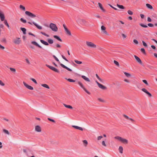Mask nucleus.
<instances>
[{"mask_svg": "<svg viewBox=\"0 0 157 157\" xmlns=\"http://www.w3.org/2000/svg\"><path fill=\"white\" fill-rule=\"evenodd\" d=\"M77 22L83 26H87L88 25V22L83 19H78Z\"/></svg>", "mask_w": 157, "mask_h": 157, "instance_id": "1", "label": "nucleus"}, {"mask_svg": "<svg viewBox=\"0 0 157 157\" xmlns=\"http://www.w3.org/2000/svg\"><path fill=\"white\" fill-rule=\"evenodd\" d=\"M49 27L53 31L55 32H57L58 30V28L56 25L53 23L50 24Z\"/></svg>", "mask_w": 157, "mask_h": 157, "instance_id": "2", "label": "nucleus"}, {"mask_svg": "<svg viewBox=\"0 0 157 157\" xmlns=\"http://www.w3.org/2000/svg\"><path fill=\"white\" fill-rule=\"evenodd\" d=\"M78 83L79 85V86L82 88L87 94H90V93L85 88L84 86L81 82L78 81Z\"/></svg>", "mask_w": 157, "mask_h": 157, "instance_id": "3", "label": "nucleus"}, {"mask_svg": "<svg viewBox=\"0 0 157 157\" xmlns=\"http://www.w3.org/2000/svg\"><path fill=\"white\" fill-rule=\"evenodd\" d=\"M86 43L87 45L89 47L94 48L96 47V45L91 42L86 41Z\"/></svg>", "mask_w": 157, "mask_h": 157, "instance_id": "4", "label": "nucleus"}, {"mask_svg": "<svg viewBox=\"0 0 157 157\" xmlns=\"http://www.w3.org/2000/svg\"><path fill=\"white\" fill-rule=\"evenodd\" d=\"M46 66H47V67H48L49 69H51L53 71L56 72H57L58 73H60V71H59V70H58L57 68L53 67L51 66L48 64H46Z\"/></svg>", "mask_w": 157, "mask_h": 157, "instance_id": "5", "label": "nucleus"}, {"mask_svg": "<svg viewBox=\"0 0 157 157\" xmlns=\"http://www.w3.org/2000/svg\"><path fill=\"white\" fill-rule=\"evenodd\" d=\"M96 83L98 85V87L101 89L103 90H106L107 89V88L106 86L100 83L97 81H96Z\"/></svg>", "mask_w": 157, "mask_h": 157, "instance_id": "6", "label": "nucleus"}, {"mask_svg": "<svg viewBox=\"0 0 157 157\" xmlns=\"http://www.w3.org/2000/svg\"><path fill=\"white\" fill-rule=\"evenodd\" d=\"M28 23L31 25H32L33 24H34L38 29H42V26L39 25L34 22L33 21L32 22H31L30 21H28Z\"/></svg>", "mask_w": 157, "mask_h": 157, "instance_id": "7", "label": "nucleus"}, {"mask_svg": "<svg viewBox=\"0 0 157 157\" xmlns=\"http://www.w3.org/2000/svg\"><path fill=\"white\" fill-rule=\"evenodd\" d=\"M25 14L31 18H34L36 17L35 15L28 11H26L25 12Z\"/></svg>", "mask_w": 157, "mask_h": 157, "instance_id": "8", "label": "nucleus"}, {"mask_svg": "<svg viewBox=\"0 0 157 157\" xmlns=\"http://www.w3.org/2000/svg\"><path fill=\"white\" fill-rule=\"evenodd\" d=\"M13 43L16 44H19L21 43V40L20 38H17L13 41Z\"/></svg>", "mask_w": 157, "mask_h": 157, "instance_id": "9", "label": "nucleus"}, {"mask_svg": "<svg viewBox=\"0 0 157 157\" xmlns=\"http://www.w3.org/2000/svg\"><path fill=\"white\" fill-rule=\"evenodd\" d=\"M141 90L146 93L147 94L149 97H151L152 96L151 94L150 93H149L146 89L142 88L141 89Z\"/></svg>", "mask_w": 157, "mask_h": 157, "instance_id": "10", "label": "nucleus"}, {"mask_svg": "<svg viewBox=\"0 0 157 157\" xmlns=\"http://www.w3.org/2000/svg\"><path fill=\"white\" fill-rule=\"evenodd\" d=\"M23 83L24 86L28 89L30 90H33V88L32 86L28 85L25 82H23Z\"/></svg>", "mask_w": 157, "mask_h": 157, "instance_id": "11", "label": "nucleus"}, {"mask_svg": "<svg viewBox=\"0 0 157 157\" xmlns=\"http://www.w3.org/2000/svg\"><path fill=\"white\" fill-rule=\"evenodd\" d=\"M134 56L135 58L136 59V60L137 61L139 64L142 65V63L139 57H138V56L136 55H134Z\"/></svg>", "mask_w": 157, "mask_h": 157, "instance_id": "12", "label": "nucleus"}, {"mask_svg": "<svg viewBox=\"0 0 157 157\" xmlns=\"http://www.w3.org/2000/svg\"><path fill=\"white\" fill-rule=\"evenodd\" d=\"M0 17L1 20L2 21H4V20H5L4 15L1 11H0Z\"/></svg>", "mask_w": 157, "mask_h": 157, "instance_id": "13", "label": "nucleus"}, {"mask_svg": "<svg viewBox=\"0 0 157 157\" xmlns=\"http://www.w3.org/2000/svg\"><path fill=\"white\" fill-rule=\"evenodd\" d=\"M60 65L61 67H63V68H65L67 70H68L69 71H71L72 70L71 69L69 68L68 67H66L62 63H60Z\"/></svg>", "mask_w": 157, "mask_h": 157, "instance_id": "14", "label": "nucleus"}, {"mask_svg": "<svg viewBox=\"0 0 157 157\" xmlns=\"http://www.w3.org/2000/svg\"><path fill=\"white\" fill-rule=\"evenodd\" d=\"M35 130L37 132H40L41 131L40 127L39 125H37L35 127Z\"/></svg>", "mask_w": 157, "mask_h": 157, "instance_id": "15", "label": "nucleus"}, {"mask_svg": "<svg viewBox=\"0 0 157 157\" xmlns=\"http://www.w3.org/2000/svg\"><path fill=\"white\" fill-rule=\"evenodd\" d=\"M123 116L126 119L132 121H135L133 119L129 118L128 116L124 114L123 115Z\"/></svg>", "mask_w": 157, "mask_h": 157, "instance_id": "16", "label": "nucleus"}, {"mask_svg": "<svg viewBox=\"0 0 157 157\" xmlns=\"http://www.w3.org/2000/svg\"><path fill=\"white\" fill-rule=\"evenodd\" d=\"M31 43L34 45H36V46H37L38 47L40 48H42V47L40 46L38 43L35 41H33L31 42Z\"/></svg>", "mask_w": 157, "mask_h": 157, "instance_id": "17", "label": "nucleus"}, {"mask_svg": "<svg viewBox=\"0 0 157 157\" xmlns=\"http://www.w3.org/2000/svg\"><path fill=\"white\" fill-rule=\"evenodd\" d=\"M72 127L74 128L75 129H78L81 131H82L83 130V129L82 127H79V126H77L73 125Z\"/></svg>", "mask_w": 157, "mask_h": 157, "instance_id": "18", "label": "nucleus"}, {"mask_svg": "<svg viewBox=\"0 0 157 157\" xmlns=\"http://www.w3.org/2000/svg\"><path fill=\"white\" fill-rule=\"evenodd\" d=\"M81 77L82 78H83L86 81L88 82H90V80L87 77H86L85 76L82 75L81 76Z\"/></svg>", "mask_w": 157, "mask_h": 157, "instance_id": "19", "label": "nucleus"}, {"mask_svg": "<svg viewBox=\"0 0 157 157\" xmlns=\"http://www.w3.org/2000/svg\"><path fill=\"white\" fill-rule=\"evenodd\" d=\"M98 6L100 8V9L103 12H105V10L103 8V7H102V5H101V4L100 3H99V2L98 3Z\"/></svg>", "mask_w": 157, "mask_h": 157, "instance_id": "20", "label": "nucleus"}, {"mask_svg": "<svg viewBox=\"0 0 157 157\" xmlns=\"http://www.w3.org/2000/svg\"><path fill=\"white\" fill-rule=\"evenodd\" d=\"M121 142L124 144H127L128 143V141L127 140L122 138Z\"/></svg>", "mask_w": 157, "mask_h": 157, "instance_id": "21", "label": "nucleus"}, {"mask_svg": "<svg viewBox=\"0 0 157 157\" xmlns=\"http://www.w3.org/2000/svg\"><path fill=\"white\" fill-rule=\"evenodd\" d=\"M40 42L42 43L43 44H44L45 45H49V44L47 42L44 41V40H40Z\"/></svg>", "mask_w": 157, "mask_h": 157, "instance_id": "22", "label": "nucleus"}, {"mask_svg": "<svg viewBox=\"0 0 157 157\" xmlns=\"http://www.w3.org/2000/svg\"><path fill=\"white\" fill-rule=\"evenodd\" d=\"M53 37L57 39L58 40L60 41V42H62V40L60 38V37L56 35H54L53 36Z\"/></svg>", "mask_w": 157, "mask_h": 157, "instance_id": "23", "label": "nucleus"}, {"mask_svg": "<svg viewBox=\"0 0 157 157\" xmlns=\"http://www.w3.org/2000/svg\"><path fill=\"white\" fill-rule=\"evenodd\" d=\"M65 30L66 32V33L69 36H71V33L70 31L68 30V29H65Z\"/></svg>", "mask_w": 157, "mask_h": 157, "instance_id": "24", "label": "nucleus"}, {"mask_svg": "<svg viewBox=\"0 0 157 157\" xmlns=\"http://www.w3.org/2000/svg\"><path fill=\"white\" fill-rule=\"evenodd\" d=\"M146 6L148 9H149L151 10L153 9V7H152V6L149 4H148V3L146 4Z\"/></svg>", "mask_w": 157, "mask_h": 157, "instance_id": "25", "label": "nucleus"}, {"mask_svg": "<svg viewBox=\"0 0 157 157\" xmlns=\"http://www.w3.org/2000/svg\"><path fill=\"white\" fill-rule=\"evenodd\" d=\"M21 30L22 31L23 33L24 34H26V29L24 28H21Z\"/></svg>", "mask_w": 157, "mask_h": 157, "instance_id": "26", "label": "nucleus"}, {"mask_svg": "<svg viewBox=\"0 0 157 157\" xmlns=\"http://www.w3.org/2000/svg\"><path fill=\"white\" fill-rule=\"evenodd\" d=\"M123 148L122 146H120L119 147V152L121 153L122 154L123 153Z\"/></svg>", "mask_w": 157, "mask_h": 157, "instance_id": "27", "label": "nucleus"}, {"mask_svg": "<svg viewBox=\"0 0 157 157\" xmlns=\"http://www.w3.org/2000/svg\"><path fill=\"white\" fill-rule=\"evenodd\" d=\"M114 138L117 140H118L121 142L122 139V137L119 136H116L114 137Z\"/></svg>", "mask_w": 157, "mask_h": 157, "instance_id": "28", "label": "nucleus"}, {"mask_svg": "<svg viewBox=\"0 0 157 157\" xmlns=\"http://www.w3.org/2000/svg\"><path fill=\"white\" fill-rule=\"evenodd\" d=\"M63 105L66 108H68L69 109H72L73 108L72 106L71 105H67L65 104H63Z\"/></svg>", "mask_w": 157, "mask_h": 157, "instance_id": "29", "label": "nucleus"}, {"mask_svg": "<svg viewBox=\"0 0 157 157\" xmlns=\"http://www.w3.org/2000/svg\"><path fill=\"white\" fill-rule=\"evenodd\" d=\"M41 86H43L44 87L47 88L48 89H49L50 88V87L48 85H47V84H41Z\"/></svg>", "mask_w": 157, "mask_h": 157, "instance_id": "30", "label": "nucleus"}, {"mask_svg": "<svg viewBox=\"0 0 157 157\" xmlns=\"http://www.w3.org/2000/svg\"><path fill=\"white\" fill-rule=\"evenodd\" d=\"M4 23L5 24V25L9 29L10 28V26L9 25L7 22V21L6 20H5L4 21Z\"/></svg>", "mask_w": 157, "mask_h": 157, "instance_id": "31", "label": "nucleus"}, {"mask_svg": "<svg viewBox=\"0 0 157 157\" xmlns=\"http://www.w3.org/2000/svg\"><path fill=\"white\" fill-rule=\"evenodd\" d=\"M117 6L120 9H124V7L123 6L121 5H120L119 4H117Z\"/></svg>", "mask_w": 157, "mask_h": 157, "instance_id": "32", "label": "nucleus"}, {"mask_svg": "<svg viewBox=\"0 0 157 157\" xmlns=\"http://www.w3.org/2000/svg\"><path fill=\"white\" fill-rule=\"evenodd\" d=\"M124 73L125 75V76L127 77H130L131 76V74H130L129 73H128L126 72H124Z\"/></svg>", "mask_w": 157, "mask_h": 157, "instance_id": "33", "label": "nucleus"}, {"mask_svg": "<svg viewBox=\"0 0 157 157\" xmlns=\"http://www.w3.org/2000/svg\"><path fill=\"white\" fill-rule=\"evenodd\" d=\"M75 62L77 64H80L82 63V62L80 61H79L77 60H74Z\"/></svg>", "mask_w": 157, "mask_h": 157, "instance_id": "34", "label": "nucleus"}, {"mask_svg": "<svg viewBox=\"0 0 157 157\" xmlns=\"http://www.w3.org/2000/svg\"><path fill=\"white\" fill-rule=\"evenodd\" d=\"M53 57H54V58L57 61L58 63L60 64V63H61L59 61V59L56 57V56L55 55H53Z\"/></svg>", "mask_w": 157, "mask_h": 157, "instance_id": "35", "label": "nucleus"}, {"mask_svg": "<svg viewBox=\"0 0 157 157\" xmlns=\"http://www.w3.org/2000/svg\"><path fill=\"white\" fill-rule=\"evenodd\" d=\"M19 8L20 9L24 11L25 10V7L22 5H20Z\"/></svg>", "mask_w": 157, "mask_h": 157, "instance_id": "36", "label": "nucleus"}, {"mask_svg": "<svg viewBox=\"0 0 157 157\" xmlns=\"http://www.w3.org/2000/svg\"><path fill=\"white\" fill-rule=\"evenodd\" d=\"M3 132L4 133H5L6 134L8 135H9L10 134V133L9 132V131L7 130L3 129Z\"/></svg>", "mask_w": 157, "mask_h": 157, "instance_id": "37", "label": "nucleus"}, {"mask_svg": "<svg viewBox=\"0 0 157 157\" xmlns=\"http://www.w3.org/2000/svg\"><path fill=\"white\" fill-rule=\"evenodd\" d=\"M68 81L70 82H75V80L71 78H66Z\"/></svg>", "mask_w": 157, "mask_h": 157, "instance_id": "38", "label": "nucleus"}, {"mask_svg": "<svg viewBox=\"0 0 157 157\" xmlns=\"http://www.w3.org/2000/svg\"><path fill=\"white\" fill-rule=\"evenodd\" d=\"M48 42L50 44H52L53 43V40L51 39H48Z\"/></svg>", "mask_w": 157, "mask_h": 157, "instance_id": "39", "label": "nucleus"}, {"mask_svg": "<svg viewBox=\"0 0 157 157\" xmlns=\"http://www.w3.org/2000/svg\"><path fill=\"white\" fill-rule=\"evenodd\" d=\"M20 21L23 23H25L26 22V21L25 19H24L23 18H21L20 19Z\"/></svg>", "mask_w": 157, "mask_h": 157, "instance_id": "40", "label": "nucleus"}, {"mask_svg": "<svg viewBox=\"0 0 157 157\" xmlns=\"http://www.w3.org/2000/svg\"><path fill=\"white\" fill-rule=\"evenodd\" d=\"M141 51L144 54L146 55V53L145 50V49L144 48H141Z\"/></svg>", "mask_w": 157, "mask_h": 157, "instance_id": "41", "label": "nucleus"}, {"mask_svg": "<svg viewBox=\"0 0 157 157\" xmlns=\"http://www.w3.org/2000/svg\"><path fill=\"white\" fill-rule=\"evenodd\" d=\"M102 33L106 35H109L108 33L105 30L102 31Z\"/></svg>", "mask_w": 157, "mask_h": 157, "instance_id": "42", "label": "nucleus"}, {"mask_svg": "<svg viewBox=\"0 0 157 157\" xmlns=\"http://www.w3.org/2000/svg\"><path fill=\"white\" fill-rule=\"evenodd\" d=\"M40 33H41V34H42V35H44V36H47V37H49V35H48L47 34H46V33H44V32H40Z\"/></svg>", "mask_w": 157, "mask_h": 157, "instance_id": "43", "label": "nucleus"}, {"mask_svg": "<svg viewBox=\"0 0 157 157\" xmlns=\"http://www.w3.org/2000/svg\"><path fill=\"white\" fill-rule=\"evenodd\" d=\"M140 25L141 26H142L143 27H144V28H147V25H145L143 24L142 23L140 24Z\"/></svg>", "mask_w": 157, "mask_h": 157, "instance_id": "44", "label": "nucleus"}, {"mask_svg": "<svg viewBox=\"0 0 157 157\" xmlns=\"http://www.w3.org/2000/svg\"><path fill=\"white\" fill-rule=\"evenodd\" d=\"M30 80H31L35 84H37V82L36 81V80L35 79L32 78H30Z\"/></svg>", "mask_w": 157, "mask_h": 157, "instance_id": "45", "label": "nucleus"}, {"mask_svg": "<svg viewBox=\"0 0 157 157\" xmlns=\"http://www.w3.org/2000/svg\"><path fill=\"white\" fill-rule=\"evenodd\" d=\"M142 43H143V45L144 47H147V44L144 41H143Z\"/></svg>", "mask_w": 157, "mask_h": 157, "instance_id": "46", "label": "nucleus"}, {"mask_svg": "<svg viewBox=\"0 0 157 157\" xmlns=\"http://www.w3.org/2000/svg\"><path fill=\"white\" fill-rule=\"evenodd\" d=\"M48 119L49 121H52V122H53V123H55V121L53 119H51V118H48Z\"/></svg>", "mask_w": 157, "mask_h": 157, "instance_id": "47", "label": "nucleus"}, {"mask_svg": "<svg viewBox=\"0 0 157 157\" xmlns=\"http://www.w3.org/2000/svg\"><path fill=\"white\" fill-rule=\"evenodd\" d=\"M128 13L130 15H132L133 14V12L130 10H128Z\"/></svg>", "mask_w": 157, "mask_h": 157, "instance_id": "48", "label": "nucleus"}, {"mask_svg": "<svg viewBox=\"0 0 157 157\" xmlns=\"http://www.w3.org/2000/svg\"><path fill=\"white\" fill-rule=\"evenodd\" d=\"M114 63L117 66H119V63L118 62L114 60Z\"/></svg>", "mask_w": 157, "mask_h": 157, "instance_id": "49", "label": "nucleus"}, {"mask_svg": "<svg viewBox=\"0 0 157 157\" xmlns=\"http://www.w3.org/2000/svg\"><path fill=\"white\" fill-rule=\"evenodd\" d=\"M143 82L145 84H146L148 86V84L147 82V81L146 80H143Z\"/></svg>", "mask_w": 157, "mask_h": 157, "instance_id": "50", "label": "nucleus"}, {"mask_svg": "<svg viewBox=\"0 0 157 157\" xmlns=\"http://www.w3.org/2000/svg\"><path fill=\"white\" fill-rule=\"evenodd\" d=\"M101 29L102 31L105 30L106 29V28L103 25H102L101 27Z\"/></svg>", "mask_w": 157, "mask_h": 157, "instance_id": "51", "label": "nucleus"}, {"mask_svg": "<svg viewBox=\"0 0 157 157\" xmlns=\"http://www.w3.org/2000/svg\"><path fill=\"white\" fill-rule=\"evenodd\" d=\"M83 144H86V145L87 144H88V142H87V141L86 140H84L83 141Z\"/></svg>", "mask_w": 157, "mask_h": 157, "instance_id": "52", "label": "nucleus"}, {"mask_svg": "<svg viewBox=\"0 0 157 157\" xmlns=\"http://www.w3.org/2000/svg\"><path fill=\"white\" fill-rule=\"evenodd\" d=\"M10 69L11 71L13 72H15L16 71V70L14 68L10 67Z\"/></svg>", "mask_w": 157, "mask_h": 157, "instance_id": "53", "label": "nucleus"}, {"mask_svg": "<svg viewBox=\"0 0 157 157\" xmlns=\"http://www.w3.org/2000/svg\"><path fill=\"white\" fill-rule=\"evenodd\" d=\"M61 56H62V58L64 59L65 60H66V61H67V62H68V60L63 55H61Z\"/></svg>", "mask_w": 157, "mask_h": 157, "instance_id": "54", "label": "nucleus"}, {"mask_svg": "<svg viewBox=\"0 0 157 157\" xmlns=\"http://www.w3.org/2000/svg\"><path fill=\"white\" fill-rule=\"evenodd\" d=\"M0 85H1V86H4L5 85V84L4 83H3L2 81L0 80Z\"/></svg>", "mask_w": 157, "mask_h": 157, "instance_id": "55", "label": "nucleus"}, {"mask_svg": "<svg viewBox=\"0 0 157 157\" xmlns=\"http://www.w3.org/2000/svg\"><path fill=\"white\" fill-rule=\"evenodd\" d=\"M133 42L136 44H138V41L136 40V39H134L133 40Z\"/></svg>", "mask_w": 157, "mask_h": 157, "instance_id": "56", "label": "nucleus"}, {"mask_svg": "<svg viewBox=\"0 0 157 157\" xmlns=\"http://www.w3.org/2000/svg\"><path fill=\"white\" fill-rule=\"evenodd\" d=\"M147 25L150 27H153L154 26L151 23H148Z\"/></svg>", "mask_w": 157, "mask_h": 157, "instance_id": "57", "label": "nucleus"}, {"mask_svg": "<svg viewBox=\"0 0 157 157\" xmlns=\"http://www.w3.org/2000/svg\"><path fill=\"white\" fill-rule=\"evenodd\" d=\"M102 144L104 146H105V147H106V144H105V141H102Z\"/></svg>", "mask_w": 157, "mask_h": 157, "instance_id": "58", "label": "nucleus"}, {"mask_svg": "<svg viewBox=\"0 0 157 157\" xmlns=\"http://www.w3.org/2000/svg\"><path fill=\"white\" fill-rule=\"evenodd\" d=\"M0 49L2 50H4L5 49V47L3 46L2 45L0 44Z\"/></svg>", "mask_w": 157, "mask_h": 157, "instance_id": "59", "label": "nucleus"}, {"mask_svg": "<svg viewBox=\"0 0 157 157\" xmlns=\"http://www.w3.org/2000/svg\"><path fill=\"white\" fill-rule=\"evenodd\" d=\"M103 138L102 136H98V140H100L101 139Z\"/></svg>", "mask_w": 157, "mask_h": 157, "instance_id": "60", "label": "nucleus"}, {"mask_svg": "<svg viewBox=\"0 0 157 157\" xmlns=\"http://www.w3.org/2000/svg\"><path fill=\"white\" fill-rule=\"evenodd\" d=\"M23 152L25 153L26 154H27V151L26 149H24L23 150Z\"/></svg>", "mask_w": 157, "mask_h": 157, "instance_id": "61", "label": "nucleus"}, {"mask_svg": "<svg viewBox=\"0 0 157 157\" xmlns=\"http://www.w3.org/2000/svg\"><path fill=\"white\" fill-rule=\"evenodd\" d=\"M147 20L148 22H151V20L150 17H147Z\"/></svg>", "mask_w": 157, "mask_h": 157, "instance_id": "62", "label": "nucleus"}, {"mask_svg": "<svg viewBox=\"0 0 157 157\" xmlns=\"http://www.w3.org/2000/svg\"><path fill=\"white\" fill-rule=\"evenodd\" d=\"M122 37H123V38H125L126 37V35H125V34H123V33H122Z\"/></svg>", "mask_w": 157, "mask_h": 157, "instance_id": "63", "label": "nucleus"}, {"mask_svg": "<svg viewBox=\"0 0 157 157\" xmlns=\"http://www.w3.org/2000/svg\"><path fill=\"white\" fill-rule=\"evenodd\" d=\"M140 16L142 18H143L144 17V16L143 14H140Z\"/></svg>", "mask_w": 157, "mask_h": 157, "instance_id": "64", "label": "nucleus"}]
</instances>
